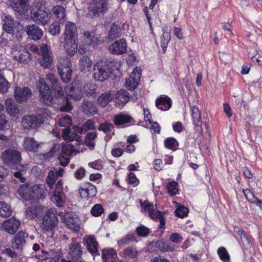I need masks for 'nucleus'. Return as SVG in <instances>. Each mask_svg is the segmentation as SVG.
I'll list each match as a JSON object with an SVG mask.
<instances>
[{
    "instance_id": "f257e3e1",
    "label": "nucleus",
    "mask_w": 262,
    "mask_h": 262,
    "mask_svg": "<svg viewBox=\"0 0 262 262\" xmlns=\"http://www.w3.org/2000/svg\"><path fill=\"white\" fill-rule=\"evenodd\" d=\"M46 79L51 83L53 95L45 79L40 78L37 86L41 101L47 105L57 104L62 112L71 111L72 106L65 96L62 87L56 76L53 73H48L46 75Z\"/></svg>"
},
{
    "instance_id": "f03ea898",
    "label": "nucleus",
    "mask_w": 262,
    "mask_h": 262,
    "mask_svg": "<svg viewBox=\"0 0 262 262\" xmlns=\"http://www.w3.org/2000/svg\"><path fill=\"white\" fill-rule=\"evenodd\" d=\"M58 224V220L56 209H49L42 219L41 226L42 230L48 237L53 238L54 234V229Z\"/></svg>"
},
{
    "instance_id": "7ed1b4c3",
    "label": "nucleus",
    "mask_w": 262,
    "mask_h": 262,
    "mask_svg": "<svg viewBox=\"0 0 262 262\" xmlns=\"http://www.w3.org/2000/svg\"><path fill=\"white\" fill-rule=\"evenodd\" d=\"M112 70L108 63L106 62L99 61L94 66V78L96 81L103 82L110 76Z\"/></svg>"
},
{
    "instance_id": "20e7f679",
    "label": "nucleus",
    "mask_w": 262,
    "mask_h": 262,
    "mask_svg": "<svg viewBox=\"0 0 262 262\" xmlns=\"http://www.w3.org/2000/svg\"><path fill=\"white\" fill-rule=\"evenodd\" d=\"M110 1L93 0L89 7L88 14L93 17L106 13L108 10Z\"/></svg>"
},
{
    "instance_id": "39448f33",
    "label": "nucleus",
    "mask_w": 262,
    "mask_h": 262,
    "mask_svg": "<svg viewBox=\"0 0 262 262\" xmlns=\"http://www.w3.org/2000/svg\"><path fill=\"white\" fill-rule=\"evenodd\" d=\"M1 158L6 165L13 169L17 165H20L21 160L20 153L12 149L5 150L2 153Z\"/></svg>"
},
{
    "instance_id": "423d86ee",
    "label": "nucleus",
    "mask_w": 262,
    "mask_h": 262,
    "mask_svg": "<svg viewBox=\"0 0 262 262\" xmlns=\"http://www.w3.org/2000/svg\"><path fill=\"white\" fill-rule=\"evenodd\" d=\"M70 60L68 58H60L58 59L57 68L58 73L64 83L70 82L72 71L71 69Z\"/></svg>"
},
{
    "instance_id": "0eeeda50",
    "label": "nucleus",
    "mask_w": 262,
    "mask_h": 262,
    "mask_svg": "<svg viewBox=\"0 0 262 262\" xmlns=\"http://www.w3.org/2000/svg\"><path fill=\"white\" fill-rule=\"evenodd\" d=\"M30 15L31 18L35 23L43 26L49 23L51 17V13L45 10L41 6H39L37 10L33 8Z\"/></svg>"
},
{
    "instance_id": "6e6552de",
    "label": "nucleus",
    "mask_w": 262,
    "mask_h": 262,
    "mask_svg": "<svg viewBox=\"0 0 262 262\" xmlns=\"http://www.w3.org/2000/svg\"><path fill=\"white\" fill-rule=\"evenodd\" d=\"M59 216L62 223L68 229L74 232L79 231L80 229L79 219L73 212H61L59 213Z\"/></svg>"
},
{
    "instance_id": "1a4fd4ad",
    "label": "nucleus",
    "mask_w": 262,
    "mask_h": 262,
    "mask_svg": "<svg viewBox=\"0 0 262 262\" xmlns=\"http://www.w3.org/2000/svg\"><path fill=\"white\" fill-rule=\"evenodd\" d=\"M12 56L17 61L28 63L30 60V54L25 47L20 45H16L12 49Z\"/></svg>"
},
{
    "instance_id": "9d476101",
    "label": "nucleus",
    "mask_w": 262,
    "mask_h": 262,
    "mask_svg": "<svg viewBox=\"0 0 262 262\" xmlns=\"http://www.w3.org/2000/svg\"><path fill=\"white\" fill-rule=\"evenodd\" d=\"M69 251L67 259L61 258V262H71V260H78L81 258L82 251L79 243H73L69 244Z\"/></svg>"
},
{
    "instance_id": "9b49d317",
    "label": "nucleus",
    "mask_w": 262,
    "mask_h": 262,
    "mask_svg": "<svg viewBox=\"0 0 262 262\" xmlns=\"http://www.w3.org/2000/svg\"><path fill=\"white\" fill-rule=\"evenodd\" d=\"M42 124L41 117L37 115H26L21 120V124L25 129L38 128Z\"/></svg>"
},
{
    "instance_id": "f8f14e48",
    "label": "nucleus",
    "mask_w": 262,
    "mask_h": 262,
    "mask_svg": "<svg viewBox=\"0 0 262 262\" xmlns=\"http://www.w3.org/2000/svg\"><path fill=\"white\" fill-rule=\"evenodd\" d=\"M82 85L77 81H74L64 89L66 94L73 99L79 101L83 97L81 91Z\"/></svg>"
},
{
    "instance_id": "ddd939ff",
    "label": "nucleus",
    "mask_w": 262,
    "mask_h": 262,
    "mask_svg": "<svg viewBox=\"0 0 262 262\" xmlns=\"http://www.w3.org/2000/svg\"><path fill=\"white\" fill-rule=\"evenodd\" d=\"M32 91L28 87L16 86L14 89V98L18 103L26 101L32 96Z\"/></svg>"
},
{
    "instance_id": "4468645a",
    "label": "nucleus",
    "mask_w": 262,
    "mask_h": 262,
    "mask_svg": "<svg viewBox=\"0 0 262 262\" xmlns=\"http://www.w3.org/2000/svg\"><path fill=\"white\" fill-rule=\"evenodd\" d=\"M77 126H73L74 130L72 131L70 128H65L62 131V136L64 140L69 141H75L77 145H80L83 143V140L80 136L77 133Z\"/></svg>"
},
{
    "instance_id": "2eb2a0df",
    "label": "nucleus",
    "mask_w": 262,
    "mask_h": 262,
    "mask_svg": "<svg viewBox=\"0 0 262 262\" xmlns=\"http://www.w3.org/2000/svg\"><path fill=\"white\" fill-rule=\"evenodd\" d=\"M141 71L138 68H136L126 81V87L127 89L133 90L139 83Z\"/></svg>"
},
{
    "instance_id": "dca6fc26",
    "label": "nucleus",
    "mask_w": 262,
    "mask_h": 262,
    "mask_svg": "<svg viewBox=\"0 0 262 262\" xmlns=\"http://www.w3.org/2000/svg\"><path fill=\"white\" fill-rule=\"evenodd\" d=\"M20 225V222L18 220L12 217L5 221L3 223L1 227L7 233L14 234L17 231Z\"/></svg>"
},
{
    "instance_id": "f3484780",
    "label": "nucleus",
    "mask_w": 262,
    "mask_h": 262,
    "mask_svg": "<svg viewBox=\"0 0 262 262\" xmlns=\"http://www.w3.org/2000/svg\"><path fill=\"white\" fill-rule=\"evenodd\" d=\"M32 202H38L45 199L47 193L45 185L42 184H35L32 186Z\"/></svg>"
},
{
    "instance_id": "a211bd4d",
    "label": "nucleus",
    "mask_w": 262,
    "mask_h": 262,
    "mask_svg": "<svg viewBox=\"0 0 262 262\" xmlns=\"http://www.w3.org/2000/svg\"><path fill=\"white\" fill-rule=\"evenodd\" d=\"M142 211L148 214L149 216L152 220H155L156 216L160 214V211L155 208L154 204L148 201H142L140 200Z\"/></svg>"
},
{
    "instance_id": "6ab92c4d",
    "label": "nucleus",
    "mask_w": 262,
    "mask_h": 262,
    "mask_svg": "<svg viewBox=\"0 0 262 262\" xmlns=\"http://www.w3.org/2000/svg\"><path fill=\"white\" fill-rule=\"evenodd\" d=\"M26 30L29 37L34 40L40 39L43 35L42 30L36 25L32 24L26 27Z\"/></svg>"
},
{
    "instance_id": "aec40b11",
    "label": "nucleus",
    "mask_w": 262,
    "mask_h": 262,
    "mask_svg": "<svg viewBox=\"0 0 262 262\" xmlns=\"http://www.w3.org/2000/svg\"><path fill=\"white\" fill-rule=\"evenodd\" d=\"M28 234L23 231L19 232L13 238L12 242V247L13 249L20 250L26 243V239Z\"/></svg>"
},
{
    "instance_id": "412c9836",
    "label": "nucleus",
    "mask_w": 262,
    "mask_h": 262,
    "mask_svg": "<svg viewBox=\"0 0 262 262\" xmlns=\"http://www.w3.org/2000/svg\"><path fill=\"white\" fill-rule=\"evenodd\" d=\"M53 15L54 19L60 23H63L66 20V13L65 8L60 5L54 6L52 9L51 15Z\"/></svg>"
},
{
    "instance_id": "4be33fe9",
    "label": "nucleus",
    "mask_w": 262,
    "mask_h": 262,
    "mask_svg": "<svg viewBox=\"0 0 262 262\" xmlns=\"http://www.w3.org/2000/svg\"><path fill=\"white\" fill-rule=\"evenodd\" d=\"M126 47L125 39L122 38L114 42L109 49L111 52L113 54H122L126 51Z\"/></svg>"
},
{
    "instance_id": "5701e85b",
    "label": "nucleus",
    "mask_w": 262,
    "mask_h": 262,
    "mask_svg": "<svg viewBox=\"0 0 262 262\" xmlns=\"http://www.w3.org/2000/svg\"><path fill=\"white\" fill-rule=\"evenodd\" d=\"M79 192L81 197L89 199L90 198L94 197L96 195L97 189L94 185L90 183H88L85 184V187L80 188L79 189Z\"/></svg>"
},
{
    "instance_id": "b1692460",
    "label": "nucleus",
    "mask_w": 262,
    "mask_h": 262,
    "mask_svg": "<svg viewBox=\"0 0 262 262\" xmlns=\"http://www.w3.org/2000/svg\"><path fill=\"white\" fill-rule=\"evenodd\" d=\"M61 41L63 43V46L68 55L73 56L77 50V41L76 38L63 39Z\"/></svg>"
},
{
    "instance_id": "393cba45",
    "label": "nucleus",
    "mask_w": 262,
    "mask_h": 262,
    "mask_svg": "<svg viewBox=\"0 0 262 262\" xmlns=\"http://www.w3.org/2000/svg\"><path fill=\"white\" fill-rule=\"evenodd\" d=\"M77 35V29L75 24L71 21H68L65 25L62 38H76Z\"/></svg>"
},
{
    "instance_id": "a878e982",
    "label": "nucleus",
    "mask_w": 262,
    "mask_h": 262,
    "mask_svg": "<svg viewBox=\"0 0 262 262\" xmlns=\"http://www.w3.org/2000/svg\"><path fill=\"white\" fill-rule=\"evenodd\" d=\"M172 105L170 98L166 95H162L156 100V106L162 111L169 110Z\"/></svg>"
},
{
    "instance_id": "bb28decb",
    "label": "nucleus",
    "mask_w": 262,
    "mask_h": 262,
    "mask_svg": "<svg viewBox=\"0 0 262 262\" xmlns=\"http://www.w3.org/2000/svg\"><path fill=\"white\" fill-rule=\"evenodd\" d=\"M81 110L82 112L89 117H91L98 113V109L96 105L92 102L86 99L83 100Z\"/></svg>"
},
{
    "instance_id": "cd10ccee",
    "label": "nucleus",
    "mask_w": 262,
    "mask_h": 262,
    "mask_svg": "<svg viewBox=\"0 0 262 262\" xmlns=\"http://www.w3.org/2000/svg\"><path fill=\"white\" fill-rule=\"evenodd\" d=\"M23 145L27 151L36 152L40 144L33 138L28 137L24 139Z\"/></svg>"
},
{
    "instance_id": "c85d7f7f",
    "label": "nucleus",
    "mask_w": 262,
    "mask_h": 262,
    "mask_svg": "<svg viewBox=\"0 0 262 262\" xmlns=\"http://www.w3.org/2000/svg\"><path fill=\"white\" fill-rule=\"evenodd\" d=\"M32 187H30L27 184L21 185L17 191L18 194L26 201H32Z\"/></svg>"
},
{
    "instance_id": "c756f323",
    "label": "nucleus",
    "mask_w": 262,
    "mask_h": 262,
    "mask_svg": "<svg viewBox=\"0 0 262 262\" xmlns=\"http://www.w3.org/2000/svg\"><path fill=\"white\" fill-rule=\"evenodd\" d=\"M12 8L19 13H24L29 7V0H10Z\"/></svg>"
},
{
    "instance_id": "7c9ffc66",
    "label": "nucleus",
    "mask_w": 262,
    "mask_h": 262,
    "mask_svg": "<svg viewBox=\"0 0 262 262\" xmlns=\"http://www.w3.org/2000/svg\"><path fill=\"white\" fill-rule=\"evenodd\" d=\"M191 117L193 121V123L195 124V129L198 132H201L202 130V123L201 121V112L199 108L196 106H193L191 108Z\"/></svg>"
},
{
    "instance_id": "2f4dec72",
    "label": "nucleus",
    "mask_w": 262,
    "mask_h": 262,
    "mask_svg": "<svg viewBox=\"0 0 262 262\" xmlns=\"http://www.w3.org/2000/svg\"><path fill=\"white\" fill-rule=\"evenodd\" d=\"M88 251L92 254H99L98 250V243L94 236H89L84 239Z\"/></svg>"
},
{
    "instance_id": "473e14b6",
    "label": "nucleus",
    "mask_w": 262,
    "mask_h": 262,
    "mask_svg": "<svg viewBox=\"0 0 262 262\" xmlns=\"http://www.w3.org/2000/svg\"><path fill=\"white\" fill-rule=\"evenodd\" d=\"M115 97L117 103L120 105H123L129 101V94L126 90H120L116 93Z\"/></svg>"
},
{
    "instance_id": "72a5a7b5",
    "label": "nucleus",
    "mask_w": 262,
    "mask_h": 262,
    "mask_svg": "<svg viewBox=\"0 0 262 262\" xmlns=\"http://www.w3.org/2000/svg\"><path fill=\"white\" fill-rule=\"evenodd\" d=\"M162 31L163 32V35L161 38V46L163 51L166 50L168 43L170 40L171 27L170 26L164 27Z\"/></svg>"
},
{
    "instance_id": "f704fd0d",
    "label": "nucleus",
    "mask_w": 262,
    "mask_h": 262,
    "mask_svg": "<svg viewBox=\"0 0 262 262\" xmlns=\"http://www.w3.org/2000/svg\"><path fill=\"white\" fill-rule=\"evenodd\" d=\"M5 105L7 113L11 116H16L19 112V109L14 100L12 99H7Z\"/></svg>"
},
{
    "instance_id": "c9c22d12",
    "label": "nucleus",
    "mask_w": 262,
    "mask_h": 262,
    "mask_svg": "<svg viewBox=\"0 0 262 262\" xmlns=\"http://www.w3.org/2000/svg\"><path fill=\"white\" fill-rule=\"evenodd\" d=\"M243 192L246 198L249 202L255 204L262 209V200L257 199L249 189L243 190Z\"/></svg>"
},
{
    "instance_id": "e433bc0d",
    "label": "nucleus",
    "mask_w": 262,
    "mask_h": 262,
    "mask_svg": "<svg viewBox=\"0 0 262 262\" xmlns=\"http://www.w3.org/2000/svg\"><path fill=\"white\" fill-rule=\"evenodd\" d=\"M92 60L88 56L82 57L79 61V67L81 71L86 73L90 71L92 66Z\"/></svg>"
},
{
    "instance_id": "4c0bfd02",
    "label": "nucleus",
    "mask_w": 262,
    "mask_h": 262,
    "mask_svg": "<svg viewBox=\"0 0 262 262\" xmlns=\"http://www.w3.org/2000/svg\"><path fill=\"white\" fill-rule=\"evenodd\" d=\"M113 95L108 92L102 94L97 99L98 104L101 107H105L113 99Z\"/></svg>"
},
{
    "instance_id": "58836bf2",
    "label": "nucleus",
    "mask_w": 262,
    "mask_h": 262,
    "mask_svg": "<svg viewBox=\"0 0 262 262\" xmlns=\"http://www.w3.org/2000/svg\"><path fill=\"white\" fill-rule=\"evenodd\" d=\"M132 118L128 115L120 113L114 117V123L116 125H123L130 122Z\"/></svg>"
},
{
    "instance_id": "ea45409f",
    "label": "nucleus",
    "mask_w": 262,
    "mask_h": 262,
    "mask_svg": "<svg viewBox=\"0 0 262 262\" xmlns=\"http://www.w3.org/2000/svg\"><path fill=\"white\" fill-rule=\"evenodd\" d=\"M40 207L37 206L28 207L26 210V215L28 218L34 219L40 214Z\"/></svg>"
},
{
    "instance_id": "a19ab883",
    "label": "nucleus",
    "mask_w": 262,
    "mask_h": 262,
    "mask_svg": "<svg viewBox=\"0 0 262 262\" xmlns=\"http://www.w3.org/2000/svg\"><path fill=\"white\" fill-rule=\"evenodd\" d=\"M79 134H85L89 130L95 129V122L91 119L88 120L81 126L76 127Z\"/></svg>"
},
{
    "instance_id": "79ce46f5",
    "label": "nucleus",
    "mask_w": 262,
    "mask_h": 262,
    "mask_svg": "<svg viewBox=\"0 0 262 262\" xmlns=\"http://www.w3.org/2000/svg\"><path fill=\"white\" fill-rule=\"evenodd\" d=\"M12 213V210L9 205L6 203L0 202V216L3 217H8Z\"/></svg>"
},
{
    "instance_id": "37998d69",
    "label": "nucleus",
    "mask_w": 262,
    "mask_h": 262,
    "mask_svg": "<svg viewBox=\"0 0 262 262\" xmlns=\"http://www.w3.org/2000/svg\"><path fill=\"white\" fill-rule=\"evenodd\" d=\"M97 134L95 132H89L85 137V144L91 149L93 150L95 146L93 141L97 138Z\"/></svg>"
},
{
    "instance_id": "c03bdc74",
    "label": "nucleus",
    "mask_w": 262,
    "mask_h": 262,
    "mask_svg": "<svg viewBox=\"0 0 262 262\" xmlns=\"http://www.w3.org/2000/svg\"><path fill=\"white\" fill-rule=\"evenodd\" d=\"M4 24L3 25V29L5 31L12 32L14 31L13 29L14 20L12 16L7 15L5 16L3 19Z\"/></svg>"
},
{
    "instance_id": "a18cd8bd",
    "label": "nucleus",
    "mask_w": 262,
    "mask_h": 262,
    "mask_svg": "<svg viewBox=\"0 0 262 262\" xmlns=\"http://www.w3.org/2000/svg\"><path fill=\"white\" fill-rule=\"evenodd\" d=\"M120 31L121 29L120 25L114 23L111 26V29L108 32V38H111V39H114L119 37L120 35Z\"/></svg>"
},
{
    "instance_id": "49530a36",
    "label": "nucleus",
    "mask_w": 262,
    "mask_h": 262,
    "mask_svg": "<svg viewBox=\"0 0 262 262\" xmlns=\"http://www.w3.org/2000/svg\"><path fill=\"white\" fill-rule=\"evenodd\" d=\"M57 178L55 170H51L49 171L46 178V182L48 186L50 189L53 188Z\"/></svg>"
},
{
    "instance_id": "de8ad7c7",
    "label": "nucleus",
    "mask_w": 262,
    "mask_h": 262,
    "mask_svg": "<svg viewBox=\"0 0 262 262\" xmlns=\"http://www.w3.org/2000/svg\"><path fill=\"white\" fill-rule=\"evenodd\" d=\"M97 90V86L95 84L88 83L84 85V92L87 96H94Z\"/></svg>"
},
{
    "instance_id": "09e8293b",
    "label": "nucleus",
    "mask_w": 262,
    "mask_h": 262,
    "mask_svg": "<svg viewBox=\"0 0 262 262\" xmlns=\"http://www.w3.org/2000/svg\"><path fill=\"white\" fill-rule=\"evenodd\" d=\"M53 60L51 55H41L38 59V62L42 67L48 68L51 66Z\"/></svg>"
},
{
    "instance_id": "8fccbe9b",
    "label": "nucleus",
    "mask_w": 262,
    "mask_h": 262,
    "mask_svg": "<svg viewBox=\"0 0 262 262\" xmlns=\"http://www.w3.org/2000/svg\"><path fill=\"white\" fill-rule=\"evenodd\" d=\"M122 254L126 259H135L137 256V251L134 248L128 247L123 250Z\"/></svg>"
},
{
    "instance_id": "3c124183",
    "label": "nucleus",
    "mask_w": 262,
    "mask_h": 262,
    "mask_svg": "<svg viewBox=\"0 0 262 262\" xmlns=\"http://www.w3.org/2000/svg\"><path fill=\"white\" fill-rule=\"evenodd\" d=\"M217 253L220 259L223 262H230V255L225 248L224 247L219 248L217 250Z\"/></svg>"
},
{
    "instance_id": "603ef678",
    "label": "nucleus",
    "mask_w": 262,
    "mask_h": 262,
    "mask_svg": "<svg viewBox=\"0 0 262 262\" xmlns=\"http://www.w3.org/2000/svg\"><path fill=\"white\" fill-rule=\"evenodd\" d=\"M13 32H9L5 31L3 32L0 36V43L2 46H6L9 41L12 40L13 35Z\"/></svg>"
},
{
    "instance_id": "864d4df0",
    "label": "nucleus",
    "mask_w": 262,
    "mask_h": 262,
    "mask_svg": "<svg viewBox=\"0 0 262 262\" xmlns=\"http://www.w3.org/2000/svg\"><path fill=\"white\" fill-rule=\"evenodd\" d=\"M26 167L24 165H18L15 166V168L18 169V171L13 173V176L15 178L18 179L21 183H24L26 179L23 176L21 171L25 169Z\"/></svg>"
},
{
    "instance_id": "5fc2aeb1",
    "label": "nucleus",
    "mask_w": 262,
    "mask_h": 262,
    "mask_svg": "<svg viewBox=\"0 0 262 262\" xmlns=\"http://www.w3.org/2000/svg\"><path fill=\"white\" fill-rule=\"evenodd\" d=\"M58 124L60 126L65 127L66 128H70V126L72 124L71 117L67 115L61 117L59 119Z\"/></svg>"
},
{
    "instance_id": "6e6d98bb",
    "label": "nucleus",
    "mask_w": 262,
    "mask_h": 262,
    "mask_svg": "<svg viewBox=\"0 0 262 262\" xmlns=\"http://www.w3.org/2000/svg\"><path fill=\"white\" fill-rule=\"evenodd\" d=\"M61 151L62 154L65 156L71 155L75 151L74 146L71 143H65L62 145Z\"/></svg>"
},
{
    "instance_id": "4d7b16f0",
    "label": "nucleus",
    "mask_w": 262,
    "mask_h": 262,
    "mask_svg": "<svg viewBox=\"0 0 262 262\" xmlns=\"http://www.w3.org/2000/svg\"><path fill=\"white\" fill-rule=\"evenodd\" d=\"M177 185V183L174 181L169 182L167 184L166 188L169 195L173 196L178 193V190Z\"/></svg>"
},
{
    "instance_id": "13d9d810",
    "label": "nucleus",
    "mask_w": 262,
    "mask_h": 262,
    "mask_svg": "<svg viewBox=\"0 0 262 262\" xmlns=\"http://www.w3.org/2000/svg\"><path fill=\"white\" fill-rule=\"evenodd\" d=\"M135 240V237L133 234H127L124 237L118 241V244L119 246H124L129 244L130 242Z\"/></svg>"
},
{
    "instance_id": "bf43d9fd",
    "label": "nucleus",
    "mask_w": 262,
    "mask_h": 262,
    "mask_svg": "<svg viewBox=\"0 0 262 262\" xmlns=\"http://www.w3.org/2000/svg\"><path fill=\"white\" fill-rule=\"evenodd\" d=\"M117 256L115 251L112 249H104L102 251V258L106 259L110 258H115Z\"/></svg>"
},
{
    "instance_id": "052dcab7",
    "label": "nucleus",
    "mask_w": 262,
    "mask_h": 262,
    "mask_svg": "<svg viewBox=\"0 0 262 262\" xmlns=\"http://www.w3.org/2000/svg\"><path fill=\"white\" fill-rule=\"evenodd\" d=\"M102 206L99 204H95L91 210V214L94 216H99L103 212Z\"/></svg>"
},
{
    "instance_id": "680f3d73",
    "label": "nucleus",
    "mask_w": 262,
    "mask_h": 262,
    "mask_svg": "<svg viewBox=\"0 0 262 262\" xmlns=\"http://www.w3.org/2000/svg\"><path fill=\"white\" fill-rule=\"evenodd\" d=\"M175 213L176 216L180 218H184V217L187 216L188 213V209L187 208L184 206H180L176 210Z\"/></svg>"
},
{
    "instance_id": "e2e57ef3",
    "label": "nucleus",
    "mask_w": 262,
    "mask_h": 262,
    "mask_svg": "<svg viewBox=\"0 0 262 262\" xmlns=\"http://www.w3.org/2000/svg\"><path fill=\"white\" fill-rule=\"evenodd\" d=\"M113 128V124L108 122L101 123L98 128V130L103 131L105 134L111 132Z\"/></svg>"
},
{
    "instance_id": "0e129e2a",
    "label": "nucleus",
    "mask_w": 262,
    "mask_h": 262,
    "mask_svg": "<svg viewBox=\"0 0 262 262\" xmlns=\"http://www.w3.org/2000/svg\"><path fill=\"white\" fill-rule=\"evenodd\" d=\"M64 195L53 194L52 197V200L58 207H61L64 203Z\"/></svg>"
},
{
    "instance_id": "69168bd1",
    "label": "nucleus",
    "mask_w": 262,
    "mask_h": 262,
    "mask_svg": "<svg viewBox=\"0 0 262 262\" xmlns=\"http://www.w3.org/2000/svg\"><path fill=\"white\" fill-rule=\"evenodd\" d=\"M137 234L142 237H145L148 235L149 233V229L143 226V225H140L139 227H138L136 230Z\"/></svg>"
},
{
    "instance_id": "338daca9",
    "label": "nucleus",
    "mask_w": 262,
    "mask_h": 262,
    "mask_svg": "<svg viewBox=\"0 0 262 262\" xmlns=\"http://www.w3.org/2000/svg\"><path fill=\"white\" fill-rule=\"evenodd\" d=\"M165 145L168 148L174 149L178 145V143L173 138H169L165 140Z\"/></svg>"
},
{
    "instance_id": "774afa93",
    "label": "nucleus",
    "mask_w": 262,
    "mask_h": 262,
    "mask_svg": "<svg viewBox=\"0 0 262 262\" xmlns=\"http://www.w3.org/2000/svg\"><path fill=\"white\" fill-rule=\"evenodd\" d=\"M8 82L3 76L0 75V91L5 93L8 91Z\"/></svg>"
}]
</instances>
